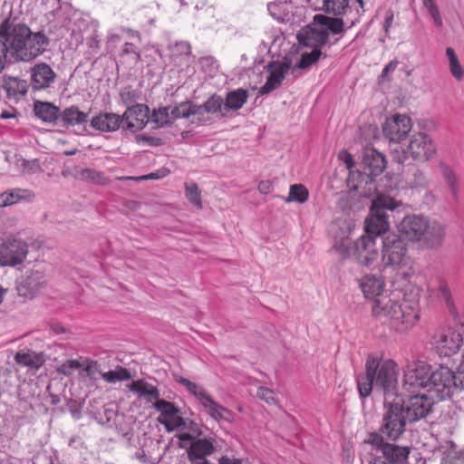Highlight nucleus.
Here are the masks:
<instances>
[{
  "mask_svg": "<svg viewBox=\"0 0 464 464\" xmlns=\"http://www.w3.org/2000/svg\"><path fill=\"white\" fill-rule=\"evenodd\" d=\"M360 286L366 298H372V311L379 320L390 321L398 331L412 327L420 319V290L411 287L405 292L402 301L382 295L383 281L375 276L362 278Z\"/></svg>",
  "mask_w": 464,
  "mask_h": 464,
  "instance_id": "nucleus-1",
  "label": "nucleus"
},
{
  "mask_svg": "<svg viewBox=\"0 0 464 464\" xmlns=\"http://www.w3.org/2000/svg\"><path fill=\"white\" fill-rule=\"evenodd\" d=\"M437 296L441 298L449 307L452 305L450 291L445 283H440Z\"/></svg>",
  "mask_w": 464,
  "mask_h": 464,
  "instance_id": "nucleus-56",
  "label": "nucleus"
},
{
  "mask_svg": "<svg viewBox=\"0 0 464 464\" xmlns=\"http://www.w3.org/2000/svg\"><path fill=\"white\" fill-rule=\"evenodd\" d=\"M34 194L29 189L14 188L0 194V207L14 205L21 200H32Z\"/></svg>",
  "mask_w": 464,
  "mask_h": 464,
  "instance_id": "nucleus-31",
  "label": "nucleus"
},
{
  "mask_svg": "<svg viewBox=\"0 0 464 464\" xmlns=\"http://www.w3.org/2000/svg\"><path fill=\"white\" fill-rule=\"evenodd\" d=\"M247 99L248 92L245 89L238 88L228 92L224 102L225 109L227 111H238L246 103Z\"/></svg>",
  "mask_w": 464,
  "mask_h": 464,
  "instance_id": "nucleus-33",
  "label": "nucleus"
},
{
  "mask_svg": "<svg viewBox=\"0 0 464 464\" xmlns=\"http://www.w3.org/2000/svg\"><path fill=\"white\" fill-rule=\"evenodd\" d=\"M82 367V364L78 360L71 359L59 365L57 368V372L64 376H70L72 374L73 371Z\"/></svg>",
  "mask_w": 464,
  "mask_h": 464,
  "instance_id": "nucleus-51",
  "label": "nucleus"
},
{
  "mask_svg": "<svg viewBox=\"0 0 464 464\" xmlns=\"http://www.w3.org/2000/svg\"><path fill=\"white\" fill-rule=\"evenodd\" d=\"M273 188V183L270 180H262L258 184V190L262 194H268Z\"/></svg>",
  "mask_w": 464,
  "mask_h": 464,
  "instance_id": "nucleus-61",
  "label": "nucleus"
},
{
  "mask_svg": "<svg viewBox=\"0 0 464 464\" xmlns=\"http://www.w3.org/2000/svg\"><path fill=\"white\" fill-rule=\"evenodd\" d=\"M27 255V246L21 240H7L0 246V265L16 266L21 264Z\"/></svg>",
  "mask_w": 464,
  "mask_h": 464,
  "instance_id": "nucleus-18",
  "label": "nucleus"
},
{
  "mask_svg": "<svg viewBox=\"0 0 464 464\" xmlns=\"http://www.w3.org/2000/svg\"><path fill=\"white\" fill-rule=\"evenodd\" d=\"M256 396L267 403H273L276 401L275 400V393L272 390L266 388V387H260L258 388L256 392Z\"/></svg>",
  "mask_w": 464,
  "mask_h": 464,
  "instance_id": "nucleus-57",
  "label": "nucleus"
},
{
  "mask_svg": "<svg viewBox=\"0 0 464 464\" xmlns=\"http://www.w3.org/2000/svg\"><path fill=\"white\" fill-rule=\"evenodd\" d=\"M35 116L44 122H53L60 118V109L51 102L36 101L34 103Z\"/></svg>",
  "mask_w": 464,
  "mask_h": 464,
  "instance_id": "nucleus-30",
  "label": "nucleus"
},
{
  "mask_svg": "<svg viewBox=\"0 0 464 464\" xmlns=\"http://www.w3.org/2000/svg\"><path fill=\"white\" fill-rule=\"evenodd\" d=\"M408 421L403 397L384 401V413L379 430L387 440H397L405 432Z\"/></svg>",
  "mask_w": 464,
  "mask_h": 464,
  "instance_id": "nucleus-5",
  "label": "nucleus"
},
{
  "mask_svg": "<svg viewBox=\"0 0 464 464\" xmlns=\"http://www.w3.org/2000/svg\"><path fill=\"white\" fill-rule=\"evenodd\" d=\"M309 198V191L303 184L292 185V201L303 204Z\"/></svg>",
  "mask_w": 464,
  "mask_h": 464,
  "instance_id": "nucleus-50",
  "label": "nucleus"
},
{
  "mask_svg": "<svg viewBox=\"0 0 464 464\" xmlns=\"http://www.w3.org/2000/svg\"><path fill=\"white\" fill-rule=\"evenodd\" d=\"M60 118L65 125L75 126L85 123L88 114L81 111L76 106H71L61 112Z\"/></svg>",
  "mask_w": 464,
  "mask_h": 464,
  "instance_id": "nucleus-36",
  "label": "nucleus"
},
{
  "mask_svg": "<svg viewBox=\"0 0 464 464\" xmlns=\"http://www.w3.org/2000/svg\"><path fill=\"white\" fill-rule=\"evenodd\" d=\"M459 379L461 380L460 384L464 387V351L462 353V360L459 365Z\"/></svg>",
  "mask_w": 464,
  "mask_h": 464,
  "instance_id": "nucleus-64",
  "label": "nucleus"
},
{
  "mask_svg": "<svg viewBox=\"0 0 464 464\" xmlns=\"http://www.w3.org/2000/svg\"><path fill=\"white\" fill-rule=\"evenodd\" d=\"M424 6L428 9L430 14L433 18L436 26L442 25V19L440 17L439 9L434 0H422Z\"/></svg>",
  "mask_w": 464,
  "mask_h": 464,
  "instance_id": "nucleus-53",
  "label": "nucleus"
},
{
  "mask_svg": "<svg viewBox=\"0 0 464 464\" xmlns=\"http://www.w3.org/2000/svg\"><path fill=\"white\" fill-rule=\"evenodd\" d=\"M151 120L158 127H162L174 119L172 118L171 111H169V108L163 107L153 111Z\"/></svg>",
  "mask_w": 464,
  "mask_h": 464,
  "instance_id": "nucleus-47",
  "label": "nucleus"
},
{
  "mask_svg": "<svg viewBox=\"0 0 464 464\" xmlns=\"http://www.w3.org/2000/svg\"><path fill=\"white\" fill-rule=\"evenodd\" d=\"M441 464H464V448L458 450L456 445L451 442V447L443 457Z\"/></svg>",
  "mask_w": 464,
  "mask_h": 464,
  "instance_id": "nucleus-44",
  "label": "nucleus"
},
{
  "mask_svg": "<svg viewBox=\"0 0 464 464\" xmlns=\"http://www.w3.org/2000/svg\"><path fill=\"white\" fill-rule=\"evenodd\" d=\"M153 408L160 412L158 422L162 424L167 431L171 432L185 426V420L180 415L181 411L175 403L161 399L153 403Z\"/></svg>",
  "mask_w": 464,
  "mask_h": 464,
  "instance_id": "nucleus-14",
  "label": "nucleus"
},
{
  "mask_svg": "<svg viewBox=\"0 0 464 464\" xmlns=\"http://www.w3.org/2000/svg\"><path fill=\"white\" fill-rule=\"evenodd\" d=\"M446 55L449 58L450 72L457 80H460L463 76V71L453 48L448 47Z\"/></svg>",
  "mask_w": 464,
  "mask_h": 464,
  "instance_id": "nucleus-46",
  "label": "nucleus"
},
{
  "mask_svg": "<svg viewBox=\"0 0 464 464\" xmlns=\"http://www.w3.org/2000/svg\"><path fill=\"white\" fill-rule=\"evenodd\" d=\"M80 177L83 180L92 181L98 185H107L110 179L102 171L92 169H83L80 172Z\"/></svg>",
  "mask_w": 464,
  "mask_h": 464,
  "instance_id": "nucleus-42",
  "label": "nucleus"
},
{
  "mask_svg": "<svg viewBox=\"0 0 464 464\" xmlns=\"http://www.w3.org/2000/svg\"><path fill=\"white\" fill-rule=\"evenodd\" d=\"M407 151L414 160L426 162L435 156L437 147L428 134L418 132L411 136Z\"/></svg>",
  "mask_w": 464,
  "mask_h": 464,
  "instance_id": "nucleus-13",
  "label": "nucleus"
},
{
  "mask_svg": "<svg viewBox=\"0 0 464 464\" xmlns=\"http://www.w3.org/2000/svg\"><path fill=\"white\" fill-rule=\"evenodd\" d=\"M412 128L411 120L406 114H394L382 124V132L391 142L399 143L406 138Z\"/></svg>",
  "mask_w": 464,
  "mask_h": 464,
  "instance_id": "nucleus-15",
  "label": "nucleus"
},
{
  "mask_svg": "<svg viewBox=\"0 0 464 464\" xmlns=\"http://www.w3.org/2000/svg\"><path fill=\"white\" fill-rule=\"evenodd\" d=\"M397 61H391L382 70V76L386 77L390 72H393L397 67Z\"/></svg>",
  "mask_w": 464,
  "mask_h": 464,
  "instance_id": "nucleus-63",
  "label": "nucleus"
},
{
  "mask_svg": "<svg viewBox=\"0 0 464 464\" xmlns=\"http://www.w3.org/2000/svg\"><path fill=\"white\" fill-rule=\"evenodd\" d=\"M20 84L21 82L16 78H11L6 81L5 88L6 89L8 95L15 96L18 93H24V85H22V90H20Z\"/></svg>",
  "mask_w": 464,
  "mask_h": 464,
  "instance_id": "nucleus-55",
  "label": "nucleus"
},
{
  "mask_svg": "<svg viewBox=\"0 0 464 464\" xmlns=\"http://www.w3.org/2000/svg\"><path fill=\"white\" fill-rule=\"evenodd\" d=\"M174 379L178 383L183 385L198 399L208 415L216 421L226 420L232 422L234 420V413L230 410L217 402L203 387L190 382L189 380L180 375L175 374Z\"/></svg>",
  "mask_w": 464,
  "mask_h": 464,
  "instance_id": "nucleus-6",
  "label": "nucleus"
},
{
  "mask_svg": "<svg viewBox=\"0 0 464 464\" xmlns=\"http://www.w3.org/2000/svg\"><path fill=\"white\" fill-rule=\"evenodd\" d=\"M381 452L382 457L371 456L368 464H405L409 459L411 448L387 442Z\"/></svg>",
  "mask_w": 464,
  "mask_h": 464,
  "instance_id": "nucleus-16",
  "label": "nucleus"
},
{
  "mask_svg": "<svg viewBox=\"0 0 464 464\" xmlns=\"http://www.w3.org/2000/svg\"><path fill=\"white\" fill-rule=\"evenodd\" d=\"M122 52L125 54H130V53L135 54L137 60H140V53L133 44L126 43L124 44Z\"/></svg>",
  "mask_w": 464,
  "mask_h": 464,
  "instance_id": "nucleus-60",
  "label": "nucleus"
},
{
  "mask_svg": "<svg viewBox=\"0 0 464 464\" xmlns=\"http://www.w3.org/2000/svg\"><path fill=\"white\" fill-rule=\"evenodd\" d=\"M82 364V372L81 375H86L90 379H95L96 375L100 373L99 363L97 361L86 359Z\"/></svg>",
  "mask_w": 464,
  "mask_h": 464,
  "instance_id": "nucleus-52",
  "label": "nucleus"
},
{
  "mask_svg": "<svg viewBox=\"0 0 464 464\" xmlns=\"http://www.w3.org/2000/svg\"><path fill=\"white\" fill-rule=\"evenodd\" d=\"M430 366L422 362H412L404 368L402 391L409 394L417 392L421 388H428L430 376Z\"/></svg>",
  "mask_w": 464,
  "mask_h": 464,
  "instance_id": "nucleus-11",
  "label": "nucleus"
},
{
  "mask_svg": "<svg viewBox=\"0 0 464 464\" xmlns=\"http://www.w3.org/2000/svg\"><path fill=\"white\" fill-rule=\"evenodd\" d=\"M385 156L374 148H366L362 153V167L368 174L357 172L360 180L351 185V188L357 191L363 197H371L376 191L375 180L371 176H377L382 173L386 168Z\"/></svg>",
  "mask_w": 464,
  "mask_h": 464,
  "instance_id": "nucleus-3",
  "label": "nucleus"
},
{
  "mask_svg": "<svg viewBox=\"0 0 464 464\" xmlns=\"http://www.w3.org/2000/svg\"><path fill=\"white\" fill-rule=\"evenodd\" d=\"M314 24L321 25L325 32H331L334 34H341L343 31V21L342 18L329 17L324 14L314 15Z\"/></svg>",
  "mask_w": 464,
  "mask_h": 464,
  "instance_id": "nucleus-34",
  "label": "nucleus"
},
{
  "mask_svg": "<svg viewBox=\"0 0 464 464\" xmlns=\"http://www.w3.org/2000/svg\"><path fill=\"white\" fill-rule=\"evenodd\" d=\"M215 450L213 439H197L188 450V459L191 463L198 460H208L206 457L212 455Z\"/></svg>",
  "mask_w": 464,
  "mask_h": 464,
  "instance_id": "nucleus-25",
  "label": "nucleus"
},
{
  "mask_svg": "<svg viewBox=\"0 0 464 464\" xmlns=\"http://www.w3.org/2000/svg\"><path fill=\"white\" fill-rule=\"evenodd\" d=\"M410 398L404 401V414L409 422L426 418L431 411L433 402L425 394L408 395Z\"/></svg>",
  "mask_w": 464,
  "mask_h": 464,
  "instance_id": "nucleus-17",
  "label": "nucleus"
},
{
  "mask_svg": "<svg viewBox=\"0 0 464 464\" xmlns=\"http://www.w3.org/2000/svg\"><path fill=\"white\" fill-rule=\"evenodd\" d=\"M102 378L108 383H114L116 382L130 380L131 374L128 369L118 366L115 370L102 373Z\"/></svg>",
  "mask_w": 464,
  "mask_h": 464,
  "instance_id": "nucleus-41",
  "label": "nucleus"
},
{
  "mask_svg": "<svg viewBox=\"0 0 464 464\" xmlns=\"http://www.w3.org/2000/svg\"><path fill=\"white\" fill-rule=\"evenodd\" d=\"M121 97L125 103H130L135 102L139 98V95L136 91L132 90L130 87H128L123 89L121 93Z\"/></svg>",
  "mask_w": 464,
  "mask_h": 464,
  "instance_id": "nucleus-58",
  "label": "nucleus"
},
{
  "mask_svg": "<svg viewBox=\"0 0 464 464\" xmlns=\"http://www.w3.org/2000/svg\"><path fill=\"white\" fill-rule=\"evenodd\" d=\"M14 361L22 367H29L36 370L39 369L44 362L41 355L31 350L16 353Z\"/></svg>",
  "mask_w": 464,
  "mask_h": 464,
  "instance_id": "nucleus-35",
  "label": "nucleus"
},
{
  "mask_svg": "<svg viewBox=\"0 0 464 464\" xmlns=\"http://www.w3.org/2000/svg\"><path fill=\"white\" fill-rule=\"evenodd\" d=\"M198 105L191 102H181L171 110L172 118L174 120L179 118H188L195 116L198 118L197 111Z\"/></svg>",
  "mask_w": 464,
  "mask_h": 464,
  "instance_id": "nucleus-40",
  "label": "nucleus"
},
{
  "mask_svg": "<svg viewBox=\"0 0 464 464\" xmlns=\"http://www.w3.org/2000/svg\"><path fill=\"white\" fill-rule=\"evenodd\" d=\"M322 55V51L319 48H313L311 52H304L301 54V58L298 63L292 67V70L299 69V70H307L312 65L317 63L319 58Z\"/></svg>",
  "mask_w": 464,
  "mask_h": 464,
  "instance_id": "nucleus-38",
  "label": "nucleus"
},
{
  "mask_svg": "<svg viewBox=\"0 0 464 464\" xmlns=\"http://www.w3.org/2000/svg\"><path fill=\"white\" fill-rule=\"evenodd\" d=\"M10 52L17 59L31 61L42 54L49 44L43 33H32L25 25L18 24L8 33Z\"/></svg>",
  "mask_w": 464,
  "mask_h": 464,
  "instance_id": "nucleus-2",
  "label": "nucleus"
},
{
  "mask_svg": "<svg viewBox=\"0 0 464 464\" xmlns=\"http://www.w3.org/2000/svg\"><path fill=\"white\" fill-rule=\"evenodd\" d=\"M219 464H243V461L239 459H231L227 456H223L219 459Z\"/></svg>",
  "mask_w": 464,
  "mask_h": 464,
  "instance_id": "nucleus-62",
  "label": "nucleus"
},
{
  "mask_svg": "<svg viewBox=\"0 0 464 464\" xmlns=\"http://www.w3.org/2000/svg\"><path fill=\"white\" fill-rule=\"evenodd\" d=\"M425 218L424 215L417 214L405 216L397 226L399 233L408 241L418 244Z\"/></svg>",
  "mask_w": 464,
  "mask_h": 464,
  "instance_id": "nucleus-22",
  "label": "nucleus"
},
{
  "mask_svg": "<svg viewBox=\"0 0 464 464\" xmlns=\"http://www.w3.org/2000/svg\"><path fill=\"white\" fill-rule=\"evenodd\" d=\"M338 250L341 253L346 252L344 256L353 257L366 266L372 265L379 256L375 237L369 235L359 237L351 247H346L343 244L338 247Z\"/></svg>",
  "mask_w": 464,
  "mask_h": 464,
  "instance_id": "nucleus-9",
  "label": "nucleus"
},
{
  "mask_svg": "<svg viewBox=\"0 0 464 464\" xmlns=\"http://www.w3.org/2000/svg\"><path fill=\"white\" fill-rule=\"evenodd\" d=\"M446 236V227L440 221L426 217L421 227L418 246L433 249L441 246Z\"/></svg>",
  "mask_w": 464,
  "mask_h": 464,
  "instance_id": "nucleus-12",
  "label": "nucleus"
},
{
  "mask_svg": "<svg viewBox=\"0 0 464 464\" xmlns=\"http://www.w3.org/2000/svg\"><path fill=\"white\" fill-rule=\"evenodd\" d=\"M459 368L457 374L447 366H440L430 376L429 392L436 394L439 400L450 398L458 390L464 387L460 384Z\"/></svg>",
  "mask_w": 464,
  "mask_h": 464,
  "instance_id": "nucleus-7",
  "label": "nucleus"
},
{
  "mask_svg": "<svg viewBox=\"0 0 464 464\" xmlns=\"http://www.w3.org/2000/svg\"><path fill=\"white\" fill-rule=\"evenodd\" d=\"M405 180L407 185L411 188H424L429 184L425 173L415 167L406 175Z\"/></svg>",
  "mask_w": 464,
  "mask_h": 464,
  "instance_id": "nucleus-39",
  "label": "nucleus"
},
{
  "mask_svg": "<svg viewBox=\"0 0 464 464\" xmlns=\"http://www.w3.org/2000/svg\"><path fill=\"white\" fill-rule=\"evenodd\" d=\"M376 367L375 358L369 356L365 362V374L359 376L357 382L359 393L362 398L368 397L374 388Z\"/></svg>",
  "mask_w": 464,
  "mask_h": 464,
  "instance_id": "nucleus-26",
  "label": "nucleus"
},
{
  "mask_svg": "<svg viewBox=\"0 0 464 464\" xmlns=\"http://www.w3.org/2000/svg\"><path fill=\"white\" fill-rule=\"evenodd\" d=\"M10 51L8 44V32L4 25L0 29V72L4 70L6 63V53Z\"/></svg>",
  "mask_w": 464,
  "mask_h": 464,
  "instance_id": "nucleus-45",
  "label": "nucleus"
},
{
  "mask_svg": "<svg viewBox=\"0 0 464 464\" xmlns=\"http://www.w3.org/2000/svg\"><path fill=\"white\" fill-rule=\"evenodd\" d=\"M46 282V276L44 272L38 270L33 271L21 285L19 291L22 292V289L25 288L27 292H24L23 295L33 296L45 286Z\"/></svg>",
  "mask_w": 464,
  "mask_h": 464,
  "instance_id": "nucleus-29",
  "label": "nucleus"
},
{
  "mask_svg": "<svg viewBox=\"0 0 464 464\" xmlns=\"http://www.w3.org/2000/svg\"><path fill=\"white\" fill-rule=\"evenodd\" d=\"M185 195L188 200L198 208H202L201 193L197 184H185Z\"/></svg>",
  "mask_w": 464,
  "mask_h": 464,
  "instance_id": "nucleus-48",
  "label": "nucleus"
},
{
  "mask_svg": "<svg viewBox=\"0 0 464 464\" xmlns=\"http://www.w3.org/2000/svg\"><path fill=\"white\" fill-rule=\"evenodd\" d=\"M338 159L342 160L349 169L350 173L348 177V185L351 187V185L353 184V182L355 180V179H357V173L352 170V168L354 165L353 156L346 150H341L338 154Z\"/></svg>",
  "mask_w": 464,
  "mask_h": 464,
  "instance_id": "nucleus-49",
  "label": "nucleus"
},
{
  "mask_svg": "<svg viewBox=\"0 0 464 464\" xmlns=\"http://www.w3.org/2000/svg\"><path fill=\"white\" fill-rule=\"evenodd\" d=\"M223 105L224 100L222 97L218 94H213L202 105H198L196 111L198 112V120L206 121V113L217 114L221 112Z\"/></svg>",
  "mask_w": 464,
  "mask_h": 464,
  "instance_id": "nucleus-32",
  "label": "nucleus"
},
{
  "mask_svg": "<svg viewBox=\"0 0 464 464\" xmlns=\"http://www.w3.org/2000/svg\"><path fill=\"white\" fill-rule=\"evenodd\" d=\"M401 205V201H397L384 194H379L372 200L370 216L364 222L366 234L374 237L387 232L390 228L387 210L392 211Z\"/></svg>",
  "mask_w": 464,
  "mask_h": 464,
  "instance_id": "nucleus-4",
  "label": "nucleus"
},
{
  "mask_svg": "<svg viewBox=\"0 0 464 464\" xmlns=\"http://www.w3.org/2000/svg\"><path fill=\"white\" fill-rule=\"evenodd\" d=\"M149 107L145 104H136L129 107L122 116V123L131 131L141 130L149 121Z\"/></svg>",
  "mask_w": 464,
  "mask_h": 464,
  "instance_id": "nucleus-21",
  "label": "nucleus"
},
{
  "mask_svg": "<svg viewBox=\"0 0 464 464\" xmlns=\"http://www.w3.org/2000/svg\"><path fill=\"white\" fill-rule=\"evenodd\" d=\"M436 349L442 356L455 353L462 343L461 334L453 328L440 330L436 335Z\"/></svg>",
  "mask_w": 464,
  "mask_h": 464,
  "instance_id": "nucleus-19",
  "label": "nucleus"
},
{
  "mask_svg": "<svg viewBox=\"0 0 464 464\" xmlns=\"http://www.w3.org/2000/svg\"><path fill=\"white\" fill-rule=\"evenodd\" d=\"M407 246L397 235L391 234L382 240V264L384 268L397 269L406 263Z\"/></svg>",
  "mask_w": 464,
  "mask_h": 464,
  "instance_id": "nucleus-10",
  "label": "nucleus"
},
{
  "mask_svg": "<svg viewBox=\"0 0 464 464\" xmlns=\"http://www.w3.org/2000/svg\"><path fill=\"white\" fill-rule=\"evenodd\" d=\"M376 374L374 388L383 392L384 401L402 398L406 394L398 393V366L392 360H385L380 362L375 358Z\"/></svg>",
  "mask_w": 464,
  "mask_h": 464,
  "instance_id": "nucleus-8",
  "label": "nucleus"
},
{
  "mask_svg": "<svg viewBox=\"0 0 464 464\" xmlns=\"http://www.w3.org/2000/svg\"><path fill=\"white\" fill-rule=\"evenodd\" d=\"M440 169L442 177L454 198L458 197L459 193V177L454 169L445 163L440 164Z\"/></svg>",
  "mask_w": 464,
  "mask_h": 464,
  "instance_id": "nucleus-37",
  "label": "nucleus"
},
{
  "mask_svg": "<svg viewBox=\"0 0 464 464\" xmlns=\"http://www.w3.org/2000/svg\"><path fill=\"white\" fill-rule=\"evenodd\" d=\"M288 68L286 63H269V75L266 78V83L259 89L258 94L262 96L266 95L278 89L288 72Z\"/></svg>",
  "mask_w": 464,
  "mask_h": 464,
  "instance_id": "nucleus-23",
  "label": "nucleus"
},
{
  "mask_svg": "<svg viewBox=\"0 0 464 464\" xmlns=\"http://www.w3.org/2000/svg\"><path fill=\"white\" fill-rule=\"evenodd\" d=\"M348 6V0H324V11L334 16L343 14Z\"/></svg>",
  "mask_w": 464,
  "mask_h": 464,
  "instance_id": "nucleus-43",
  "label": "nucleus"
},
{
  "mask_svg": "<svg viewBox=\"0 0 464 464\" xmlns=\"http://www.w3.org/2000/svg\"><path fill=\"white\" fill-rule=\"evenodd\" d=\"M129 390L131 392L136 393L139 397L145 398L148 402L160 400V393L159 389L156 386L145 382L144 380L133 381L129 385Z\"/></svg>",
  "mask_w": 464,
  "mask_h": 464,
  "instance_id": "nucleus-28",
  "label": "nucleus"
},
{
  "mask_svg": "<svg viewBox=\"0 0 464 464\" xmlns=\"http://www.w3.org/2000/svg\"><path fill=\"white\" fill-rule=\"evenodd\" d=\"M329 33L323 30L321 25L313 24L303 28L297 34L296 39L304 47L321 48L327 44Z\"/></svg>",
  "mask_w": 464,
  "mask_h": 464,
  "instance_id": "nucleus-20",
  "label": "nucleus"
},
{
  "mask_svg": "<svg viewBox=\"0 0 464 464\" xmlns=\"http://www.w3.org/2000/svg\"><path fill=\"white\" fill-rule=\"evenodd\" d=\"M32 86L35 90H44L53 84L56 79V73L51 66L45 63H36L32 69Z\"/></svg>",
  "mask_w": 464,
  "mask_h": 464,
  "instance_id": "nucleus-24",
  "label": "nucleus"
},
{
  "mask_svg": "<svg viewBox=\"0 0 464 464\" xmlns=\"http://www.w3.org/2000/svg\"><path fill=\"white\" fill-rule=\"evenodd\" d=\"M384 439H386L385 436L379 430V432H371L364 442L372 445L381 451L385 443L388 442Z\"/></svg>",
  "mask_w": 464,
  "mask_h": 464,
  "instance_id": "nucleus-54",
  "label": "nucleus"
},
{
  "mask_svg": "<svg viewBox=\"0 0 464 464\" xmlns=\"http://www.w3.org/2000/svg\"><path fill=\"white\" fill-rule=\"evenodd\" d=\"M122 123V118L113 112H100L91 120V126L102 132L117 130Z\"/></svg>",
  "mask_w": 464,
  "mask_h": 464,
  "instance_id": "nucleus-27",
  "label": "nucleus"
},
{
  "mask_svg": "<svg viewBox=\"0 0 464 464\" xmlns=\"http://www.w3.org/2000/svg\"><path fill=\"white\" fill-rule=\"evenodd\" d=\"M163 175L159 174V172H151L148 175L140 176L138 178L133 177H121L120 179H136V180H147V179H159L162 178Z\"/></svg>",
  "mask_w": 464,
  "mask_h": 464,
  "instance_id": "nucleus-59",
  "label": "nucleus"
}]
</instances>
